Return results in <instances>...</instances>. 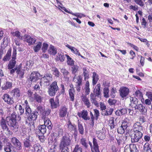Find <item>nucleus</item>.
<instances>
[{"label":"nucleus","mask_w":152,"mask_h":152,"mask_svg":"<svg viewBox=\"0 0 152 152\" xmlns=\"http://www.w3.org/2000/svg\"><path fill=\"white\" fill-rule=\"evenodd\" d=\"M15 115H12L10 117H7L6 121L9 126L13 127L16 131H17L18 126L17 124Z\"/></svg>","instance_id":"obj_1"},{"label":"nucleus","mask_w":152,"mask_h":152,"mask_svg":"<svg viewBox=\"0 0 152 152\" xmlns=\"http://www.w3.org/2000/svg\"><path fill=\"white\" fill-rule=\"evenodd\" d=\"M58 90L57 82L54 81L48 87V92L51 96H54Z\"/></svg>","instance_id":"obj_2"},{"label":"nucleus","mask_w":152,"mask_h":152,"mask_svg":"<svg viewBox=\"0 0 152 152\" xmlns=\"http://www.w3.org/2000/svg\"><path fill=\"white\" fill-rule=\"evenodd\" d=\"M70 142L71 140L68 137L63 136L61 138L59 147H61V148H68V146L70 145Z\"/></svg>","instance_id":"obj_3"},{"label":"nucleus","mask_w":152,"mask_h":152,"mask_svg":"<svg viewBox=\"0 0 152 152\" xmlns=\"http://www.w3.org/2000/svg\"><path fill=\"white\" fill-rule=\"evenodd\" d=\"M73 81L75 83L77 91H80V86L82 85V77L80 75L77 76L75 75L73 77Z\"/></svg>","instance_id":"obj_4"},{"label":"nucleus","mask_w":152,"mask_h":152,"mask_svg":"<svg viewBox=\"0 0 152 152\" xmlns=\"http://www.w3.org/2000/svg\"><path fill=\"white\" fill-rule=\"evenodd\" d=\"M16 48L14 47L13 54L12 55V59L10 61L8 65V68L9 69H12L15 66L16 64L15 59L16 58Z\"/></svg>","instance_id":"obj_5"},{"label":"nucleus","mask_w":152,"mask_h":152,"mask_svg":"<svg viewBox=\"0 0 152 152\" xmlns=\"http://www.w3.org/2000/svg\"><path fill=\"white\" fill-rule=\"evenodd\" d=\"M119 92L121 97L122 98H124L128 95L129 92V90L126 87L122 86L120 88Z\"/></svg>","instance_id":"obj_6"},{"label":"nucleus","mask_w":152,"mask_h":152,"mask_svg":"<svg viewBox=\"0 0 152 152\" xmlns=\"http://www.w3.org/2000/svg\"><path fill=\"white\" fill-rule=\"evenodd\" d=\"M142 133L141 132L134 133L131 135V141L132 142H137L142 137Z\"/></svg>","instance_id":"obj_7"},{"label":"nucleus","mask_w":152,"mask_h":152,"mask_svg":"<svg viewBox=\"0 0 152 152\" xmlns=\"http://www.w3.org/2000/svg\"><path fill=\"white\" fill-rule=\"evenodd\" d=\"M52 76L51 74H46L41 79V83H46V85H48L49 83L52 80Z\"/></svg>","instance_id":"obj_8"},{"label":"nucleus","mask_w":152,"mask_h":152,"mask_svg":"<svg viewBox=\"0 0 152 152\" xmlns=\"http://www.w3.org/2000/svg\"><path fill=\"white\" fill-rule=\"evenodd\" d=\"M11 141L14 145V148H15L17 150H20L21 149V143L16 137L11 138Z\"/></svg>","instance_id":"obj_9"},{"label":"nucleus","mask_w":152,"mask_h":152,"mask_svg":"<svg viewBox=\"0 0 152 152\" xmlns=\"http://www.w3.org/2000/svg\"><path fill=\"white\" fill-rule=\"evenodd\" d=\"M25 112L27 116H28V121H26L27 123H28V121H29L30 123V122H32L36 120L37 118V115L36 112L34 111L31 112H31L29 113H26V112Z\"/></svg>","instance_id":"obj_10"},{"label":"nucleus","mask_w":152,"mask_h":152,"mask_svg":"<svg viewBox=\"0 0 152 152\" xmlns=\"http://www.w3.org/2000/svg\"><path fill=\"white\" fill-rule=\"evenodd\" d=\"M132 129L134 132H140L142 133L143 130L142 126L141 125L140 122L137 121L134 123L132 127Z\"/></svg>","instance_id":"obj_11"},{"label":"nucleus","mask_w":152,"mask_h":152,"mask_svg":"<svg viewBox=\"0 0 152 152\" xmlns=\"http://www.w3.org/2000/svg\"><path fill=\"white\" fill-rule=\"evenodd\" d=\"M23 39L28 43L29 45H34L36 42L37 40L34 37H31L30 36L25 34L23 37Z\"/></svg>","instance_id":"obj_12"},{"label":"nucleus","mask_w":152,"mask_h":152,"mask_svg":"<svg viewBox=\"0 0 152 152\" xmlns=\"http://www.w3.org/2000/svg\"><path fill=\"white\" fill-rule=\"evenodd\" d=\"M40 74L37 72H33L31 74L29 78V80L32 82L37 81L40 77Z\"/></svg>","instance_id":"obj_13"},{"label":"nucleus","mask_w":152,"mask_h":152,"mask_svg":"<svg viewBox=\"0 0 152 152\" xmlns=\"http://www.w3.org/2000/svg\"><path fill=\"white\" fill-rule=\"evenodd\" d=\"M124 151L125 152H138V150L135 145L131 144L126 146Z\"/></svg>","instance_id":"obj_14"},{"label":"nucleus","mask_w":152,"mask_h":152,"mask_svg":"<svg viewBox=\"0 0 152 152\" xmlns=\"http://www.w3.org/2000/svg\"><path fill=\"white\" fill-rule=\"evenodd\" d=\"M134 108L135 110H138L142 114H145L146 113L147 111L146 108L140 103L134 106Z\"/></svg>","instance_id":"obj_15"},{"label":"nucleus","mask_w":152,"mask_h":152,"mask_svg":"<svg viewBox=\"0 0 152 152\" xmlns=\"http://www.w3.org/2000/svg\"><path fill=\"white\" fill-rule=\"evenodd\" d=\"M31 138L30 136H28L24 140V145L25 147L30 148L32 147V144H34L33 141L31 140Z\"/></svg>","instance_id":"obj_16"},{"label":"nucleus","mask_w":152,"mask_h":152,"mask_svg":"<svg viewBox=\"0 0 152 152\" xmlns=\"http://www.w3.org/2000/svg\"><path fill=\"white\" fill-rule=\"evenodd\" d=\"M50 102L53 108H56L59 106V100L57 96L55 98V100L53 99H51L50 100Z\"/></svg>","instance_id":"obj_17"},{"label":"nucleus","mask_w":152,"mask_h":152,"mask_svg":"<svg viewBox=\"0 0 152 152\" xmlns=\"http://www.w3.org/2000/svg\"><path fill=\"white\" fill-rule=\"evenodd\" d=\"M67 110L68 108L66 106L61 107L59 110V115L62 118L65 117L68 113Z\"/></svg>","instance_id":"obj_18"},{"label":"nucleus","mask_w":152,"mask_h":152,"mask_svg":"<svg viewBox=\"0 0 152 152\" xmlns=\"http://www.w3.org/2000/svg\"><path fill=\"white\" fill-rule=\"evenodd\" d=\"M78 115L79 117H82L85 120L88 121L90 119V117L88 115V112L87 110H83L81 113H78Z\"/></svg>","instance_id":"obj_19"},{"label":"nucleus","mask_w":152,"mask_h":152,"mask_svg":"<svg viewBox=\"0 0 152 152\" xmlns=\"http://www.w3.org/2000/svg\"><path fill=\"white\" fill-rule=\"evenodd\" d=\"M12 95L14 97L18 99L21 95V93L20 90L17 88H15L11 91Z\"/></svg>","instance_id":"obj_20"},{"label":"nucleus","mask_w":152,"mask_h":152,"mask_svg":"<svg viewBox=\"0 0 152 152\" xmlns=\"http://www.w3.org/2000/svg\"><path fill=\"white\" fill-rule=\"evenodd\" d=\"M0 126L3 130H6L8 132H10V130L6 123V121L3 117L2 118L1 120Z\"/></svg>","instance_id":"obj_21"},{"label":"nucleus","mask_w":152,"mask_h":152,"mask_svg":"<svg viewBox=\"0 0 152 152\" xmlns=\"http://www.w3.org/2000/svg\"><path fill=\"white\" fill-rule=\"evenodd\" d=\"M2 98L4 101L9 104H12L14 102L12 98L10 97V96L7 94H4Z\"/></svg>","instance_id":"obj_22"},{"label":"nucleus","mask_w":152,"mask_h":152,"mask_svg":"<svg viewBox=\"0 0 152 152\" xmlns=\"http://www.w3.org/2000/svg\"><path fill=\"white\" fill-rule=\"evenodd\" d=\"M14 146L10 142L6 143L4 146V150L6 152H11L13 151Z\"/></svg>","instance_id":"obj_23"},{"label":"nucleus","mask_w":152,"mask_h":152,"mask_svg":"<svg viewBox=\"0 0 152 152\" xmlns=\"http://www.w3.org/2000/svg\"><path fill=\"white\" fill-rule=\"evenodd\" d=\"M100 84L99 83L96 86L94 90V96L99 97L100 95L101 91H100Z\"/></svg>","instance_id":"obj_24"},{"label":"nucleus","mask_w":152,"mask_h":152,"mask_svg":"<svg viewBox=\"0 0 152 152\" xmlns=\"http://www.w3.org/2000/svg\"><path fill=\"white\" fill-rule=\"evenodd\" d=\"M152 145L148 143H146L143 147V152H152Z\"/></svg>","instance_id":"obj_25"},{"label":"nucleus","mask_w":152,"mask_h":152,"mask_svg":"<svg viewBox=\"0 0 152 152\" xmlns=\"http://www.w3.org/2000/svg\"><path fill=\"white\" fill-rule=\"evenodd\" d=\"M130 99L131 103L129 105L133 108L134 107V106L137 105V104H138V99L135 97H131Z\"/></svg>","instance_id":"obj_26"},{"label":"nucleus","mask_w":152,"mask_h":152,"mask_svg":"<svg viewBox=\"0 0 152 152\" xmlns=\"http://www.w3.org/2000/svg\"><path fill=\"white\" fill-rule=\"evenodd\" d=\"M128 126H126L122 123L121 126L117 129L118 132L120 134H123L124 133Z\"/></svg>","instance_id":"obj_27"},{"label":"nucleus","mask_w":152,"mask_h":152,"mask_svg":"<svg viewBox=\"0 0 152 152\" xmlns=\"http://www.w3.org/2000/svg\"><path fill=\"white\" fill-rule=\"evenodd\" d=\"M48 52L50 54L54 56L57 53V49L54 46L50 45L48 50Z\"/></svg>","instance_id":"obj_28"},{"label":"nucleus","mask_w":152,"mask_h":152,"mask_svg":"<svg viewBox=\"0 0 152 152\" xmlns=\"http://www.w3.org/2000/svg\"><path fill=\"white\" fill-rule=\"evenodd\" d=\"M81 99L87 108H90L91 106V103L88 98L86 96H83L82 97Z\"/></svg>","instance_id":"obj_29"},{"label":"nucleus","mask_w":152,"mask_h":152,"mask_svg":"<svg viewBox=\"0 0 152 152\" xmlns=\"http://www.w3.org/2000/svg\"><path fill=\"white\" fill-rule=\"evenodd\" d=\"M46 127L44 125H39L37 132H39V134H43L46 131Z\"/></svg>","instance_id":"obj_30"},{"label":"nucleus","mask_w":152,"mask_h":152,"mask_svg":"<svg viewBox=\"0 0 152 152\" xmlns=\"http://www.w3.org/2000/svg\"><path fill=\"white\" fill-rule=\"evenodd\" d=\"M66 47L70 49L72 52L76 55H80V53L79 52V50L76 48L70 46L67 44L66 45Z\"/></svg>","instance_id":"obj_31"},{"label":"nucleus","mask_w":152,"mask_h":152,"mask_svg":"<svg viewBox=\"0 0 152 152\" xmlns=\"http://www.w3.org/2000/svg\"><path fill=\"white\" fill-rule=\"evenodd\" d=\"M11 34L12 36L14 37H16L18 39L21 40L23 39V37L21 35L20 33L18 31H12Z\"/></svg>","instance_id":"obj_32"},{"label":"nucleus","mask_w":152,"mask_h":152,"mask_svg":"<svg viewBox=\"0 0 152 152\" xmlns=\"http://www.w3.org/2000/svg\"><path fill=\"white\" fill-rule=\"evenodd\" d=\"M90 100L92 103L96 107H98L99 106V103L96 100V96H94L93 93H91L90 94Z\"/></svg>","instance_id":"obj_33"},{"label":"nucleus","mask_w":152,"mask_h":152,"mask_svg":"<svg viewBox=\"0 0 152 152\" xmlns=\"http://www.w3.org/2000/svg\"><path fill=\"white\" fill-rule=\"evenodd\" d=\"M67 125L68 126V129L70 131H76V125L72 124L69 121L68 122Z\"/></svg>","instance_id":"obj_34"},{"label":"nucleus","mask_w":152,"mask_h":152,"mask_svg":"<svg viewBox=\"0 0 152 152\" xmlns=\"http://www.w3.org/2000/svg\"><path fill=\"white\" fill-rule=\"evenodd\" d=\"M43 119L44 122V125H45L46 127H47L48 129H51L52 128V126H51L52 124L51 121L47 118Z\"/></svg>","instance_id":"obj_35"},{"label":"nucleus","mask_w":152,"mask_h":152,"mask_svg":"<svg viewBox=\"0 0 152 152\" xmlns=\"http://www.w3.org/2000/svg\"><path fill=\"white\" fill-rule=\"evenodd\" d=\"M42 45V43L41 42H37L36 43V45L34 46L33 47V49L35 52H37L39 51L41 48Z\"/></svg>","instance_id":"obj_36"},{"label":"nucleus","mask_w":152,"mask_h":152,"mask_svg":"<svg viewBox=\"0 0 152 152\" xmlns=\"http://www.w3.org/2000/svg\"><path fill=\"white\" fill-rule=\"evenodd\" d=\"M113 111V109L112 108L107 109L105 111H102L101 113L103 116H109L112 114Z\"/></svg>","instance_id":"obj_37"},{"label":"nucleus","mask_w":152,"mask_h":152,"mask_svg":"<svg viewBox=\"0 0 152 152\" xmlns=\"http://www.w3.org/2000/svg\"><path fill=\"white\" fill-rule=\"evenodd\" d=\"M96 133L97 136L99 139L102 140L105 137V133L102 131H97Z\"/></svg>","instance_id":"obj_38"},{"label":"nucleus","mask_w":152,"mask_h":152,"mask_svg":"<svg viewBox=\"0 0 152 152\" xmlns=\"http://www.w3.org/2000/svg\"><path fill=\"white\" fill-rule=\"evenodd\" d=\"M92 77V84L93 85H94L96 84L99 78L98 75L95 72L93 73Z\"/></svg>","instance_id":"obj_39"},{"label":"nucleus","mask_w":152,"mask_h":152,"mask_svg":"<svg viewBox=\"0 0 152 152\" xmlns=\"http://www.w3.org/2000/svg\"><path fill=\"white\" fill-rule=\"evenodd\" d=\"M93 144L94 149L95 152H99L97 140L95 138L93 139Z\"/></svg>","instance_id":"obj_40"},{"label":"nucleus","mask_w":152,"mask_h":152,"mask_svg":"<svg viewBox=\"0 0 152 152\" xmlns=\"http://www.w3.org/2000/svg\"><path fill=\"white\" fill-rule=\"evenodd\" d=\"M83 75L84 77L85 80L88 79L89 77V72L88 69L86 67H83Z\"/></svg>","instance_id":"obj_41"},{"label":"nucleus","mask_w":152,"mask_h":152,"mask_svg":"<svg viewBox=\"0 0 152 152\" xmlns=\"http://www.w3.org/2000/svg\"><path fill=\"white\" fill-rule=\"evenodd\" d=\"M65 56L67 57V64L70 66L73 65L74 61L73 59L68 55H65Z\"/></svg>","instance_id":"obj_42"},{"label":"nucleus","mask_w":152,"mask_h":152,"mask_svg":"<svg viewBox=\"0 0 152 152\" xmlns=\"http://www.w3.org/2000/svg\"><path fill=\"white\" fill-rule=\"evenodd\" d=\"M134 95L135 96L137 97L138 98H140L141 99L142 98V99H141V101L142 102V100H144V99L143 98V95L142 94L141 92L139 90H137L135 92Z\"/></svg>","instance_id":"obj_43"},{"label":"nucleus","mask_w":152,"mask_h":152,"mask_svg":"<svg viewBox=\"0 0 152 152\" xmlns=\"http://www.w3.org/2000/svg\"><path fill=\"white\" fill-rule=\"evenodd\" d=\"M88 142L87 140L83 138H82L80 140L81 144L86 148H87L88 146V145L87 144Z\"/></svg>","instance_id":"obj_44"},{"label":"nucleus","mask_w":152,"mask_h":152,"mask_svg":"<svg viewBox=\"0 0 152 152\" xmlns=\"http://www.w3.org/2000/svg\"><path fill=\"white\" fill-rule=\"evenodd\" d=\"M25 112H26V113H29L31 111V109L30 108L27 100L25 101Z\"/></svg>","instance_id":"obj_45"},{"label":"nucleus","mask_w":152,"mask_h":152,"mask_svg":"<svg viewBox=\"0 0 152 152\" xmlns=\"http://www.w3.org/2000/svg\"><path fill=\"white\" fill-rule=\"evenodd\" d=\"M75 91L73 90H69V94L70 96V99L71 101H74V93Z\"/></svg>","instance_id":"obj_46"},{"label":"nucleus","mask_w":152,"mask_h":152,"mask_svg":"<svg viewBox=\"0 0 152 152\" xmlns=\"http://www.w3.org/2000/svg\"><path fill=\"white\" fill-rule=\"evenodd\" d=\"M89 83L88 81H87L85 87V89L86 93V94L88 95L90 92V89L89 88Z\"/></svg>","instance_id":"obj_47"},{"label":"nucleus","mask_w":152,"mask_h":152,"mask_svg":"<svg viewBox=\"0 0 152 152\" xmlns=\"http://www.w3.org/2000/svg\"><path fill=\"white\" fill-rule=\"evenodd\" d=\"M50 110H45L43 111L42 113V116L43 118H47L46 116H48L50 113Z\"/></svg>","instance_id":"obj_48"},{"label":"nucleus","mask_w":152,"mask_h":152,"mask_svg":"<svg viewBox=\"0 0 152 152\" xmlns=\"http://www.w3.org/2000/svg\"><path fill=\"white\" fill-rule=\"evenodd\" d=\"M57 57L58 58L60 61L61 62L64 61L65 59V57L63 53H58Z\"/></svg>","instance_id":"obj_49"},{"label":"nucleus","mask_w":152,"mask_h":152,"mask_svg":"<svg viewBox=\"0 0 152 152\" xmlns=\"http://www.w3.org/2000/svg\"><path fill=\"white\" fill-rule=\"evenodd\" d=\"M52 71L53 74L57 77H58L60 75V72L57 69L56 67H53Z\"/></svg>","instance_id":"obj_50"},{"label":"nucleus","mask_w":152,"mask_h":152,"mask_svg":"<svg viewBox=\"0 0 152 152\" xmlns=\"http://www.w3.org/2000/svg\"><path fill=\"white\" fill-rule=\"evenodd\" d=\"M109 90L108 88H104L103 90L104 96L105 98H108L109 97Z\"/></svg>","instance_id":"obj_51"},{"label":"nucleus","mask_w":152,"mask_h":152,"mask_svg":"<svg viewBox=\"0 0 152 152\" xmlns=\"http://www.w3.org/2000/svg\"><path fill=\"white\" fill-rule=\"evenodd\" d=\"M114 120L113 118H111L109 121V124L112 129L114 128L115 125L114 123Z\"/></svg>","instance_id":"obj_52"},{"label":"nucleus","mask_w":152,"mask_h":152,"mask_svg":"<svg viewBox=\"0 0 152 152\" xmlns=\"http://www.w3.org/2000/svg\"><path fill=\"white\" fill-rule=\"evenodd\" d=\"M12 87V84L9 82H6L5 85L2 87L3 90H6L7 89L10 88Z\"/></svg>","instance_id":"obj_53"},{"label":"nucleus","mask_w":152,"mask_h":152,"mask_svg":"<svg viewBox=\"0 0 152 152\" xmlns=\"http://www.w3.org/2000/svg\"><path fill=\"white\" fill-rule=\"evenodd\" d=\"M132 121L130 117H127L125 118L122 122V123L124 124V125L128 126V124H129Z\"/></svg>","instance_id":"obj_54"},{"label":"nucleus","mask_w":152,"mask_h":152,"mask_svg":"<svg viewBox=\"0 0 152 152\" xmlns=\"http://www.w3.org/2000/svg\"><path fill=\"white\" fill-rule=\"evenodd\" d=\"M34 98L36 101L38 102H41L43 99V97L38 94H36L34 96Z\"/></svg>","instance_id":"obj_55"},{"label":"nucleus","mask_w":152,"mask_h":152,"mask_svg":"<svg viewBox=\"0 0 152 152\" xmlns=\"http://www.w3.org/2000/svg\"><path fill=\"white\" fill-rule=\"evenodd\" d=\"M16 107L18 108L20 115H22L24 113V109L23 108L22 106L20 105H17L16 106Z\"/></svg>","instance_id":"obj_56"},{"label":"nucleus","mask_w":152,"mask_h":152,"mask_svg":"<svg viewBox=\"0 0 152 152\" xmlns=\"http://www.w3.org/2000/svg\"><path fill=\"white\" fill-rule=\"evenodd\" d=\"M82 148L79 145H77L75 146L73 152H82Z\"/></svg>","instance_id":"obj_57"},{"label":"nucleus","mask_w":152,"mask_h":152,"mask_svg":"<svg viewBox=\"0 0 152 152\" xmlns=\"http://www.w3.org/2000/svg\"><path fill=\"white\" fill-rule=\"evenodd\" d=\"M48 47V45L47 43L45 42L43 43L42 48V52H46Z\"/></svg>","instance_id":"obj_58"},{"label":"nucleus","mask_w":152,"mask_h":152,"mask_svg":"<svg viewBox=\"0 0 152 152\" xmlns=\"http://www.w3.org/2000/svg\"><path fill=\"white\" fill-rule=\"evenodd\" d=\"M16 72L17 74L21 78L23 77V76L24 74V72L23 71L20 70V68H18V69H16Z\"/></svg>","instance_id":"obj_59"},{"label":"nucleus","mask_w":152,"mask_h":152,"mask_svg":"<svg viewBox=\"0 0 152 152\" xmlns=\"http://www.w3.org/2000/svg\"><path fill=\"white\" fill-rule=\"evenodd\" d=\"M94 116L95 119L96 120H97L99 116V111L96 109H94Z\"/></svg>","instance_id":"obj_60"},{"label":"nucleus","mask_w":152,"mask_h":152,"mask_svg":"<svg viewBox=\"0 0 152 152\" xmlns=\"http://www.w3.org/2000/svg\"><path fill=\"white\" fill-rule=\"evenodd\" d=\"M78 130L80 134H83L84 133V129L83 126L81 124L78 123Z\"/></svg>","instance_id":"obj_61"},{"label":"nucleus","mask_w":152,"mask_h":152,"mask_svg":"<svg viewBox=\"0 0 152 152\" xmlns=\"http://www.w3.org/2000/svg\"><path fill=\"white\" fill-rule=\"evenodd\" d=\"M108 102L110 105H113L116 102V100L114 99H109L108 101Z\"/></svg>","instance_id":"obj_62"},{"label":"nucleus","mask_w":152,"mask_h":152,"mask_svg":"<svg viewBox=\"0 0 152 152\" xmlns=\"http://www.w3.org/2000/svg\"><path fill=\"white\" fill-rule=\"evenodd\" d=\"M71 14H72V15H74L76 17H77L79 18H81L83 17H85V15L79 13H77L76 14H75L71 12V13H70Z\"/></svg>","instance_id":"obj_63"},{"label":"nucleus","mask_w":152,"mask_h":152,"mask_svg":"<svg viewBox=\"0 0 152 152\" xmlns=\"http://www.w3.org/2000/svg\"><path fill=\"white\" fill-rule=\"evenodd\" d=\"M116 143L118 145H120L122 143V137H117L116 138Z\"/></svg>","instance_id":"obj_64"}]
</instances>
